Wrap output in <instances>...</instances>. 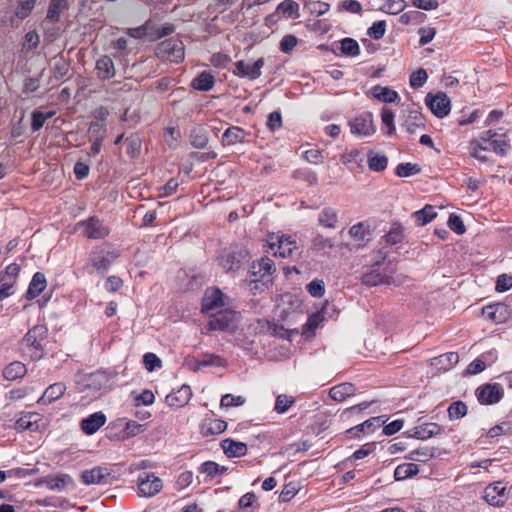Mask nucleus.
Masks as SVG:
<instances>
[{"label": "nucleus", "mask_w": 512, "mask_h": 512, "mask_svg": "<svg viewBox=\"0 0 512 512\" xmlns=\"http://www.w3.org/2000/svg\"><path fill=\"white\" fill-rule=\"evenodd\" d=\"M483 314L495 323H502L509 318L510 311L507 305L498 303L484 308Z\"/></svg>", "instance_id": "5701e85b"}, {"label": "nucleus", "mask_w": 512, "mask_h": 512, "mask_svg": "<svg viewBox=\"0 0 512 512\" xmlns=\"http://www.w3.org/2000/svg\"><path fill=\"white\" fill-rule=\"evenodd\" d=\"M189 140L194 148L203 149L208 143V132L201 125L195 126L190 131Z\"/></svg>", "instance_id": "2f4dec72"}, {"label": "nucleus", "mask_w": 512, "mask_h": 512, "mask_svg": "<svg viewBox=\"0 0 512 512\" xmlns=\"http://www.w3.org/2000/svg\"><path fill=\"white\" fill-rule=\"evenodd\" d=\"M46 285L47 281L45 275L41 272H36L28 286L26 298L28 300L36 298L43 292V290L46 288Z\"/></svg>", "instance_id": "c85d7f7f"}, {"label": "nucleus", "mask_w": 512, "mask_h": 512, "mask_svg": "<svg viewBox=\"0 0 512 512\" xmlns=\"http://www.w3.org/2000/svg\"><path fill=\"white\" fill-rule=\"evenodd\" d=\"M73 483L71 477L67 474H61L58 476H44L38 479L35 483L36 486L45 485L49 490L62 491L68 484Z\"/></svg>", "instance_id": "a211bd4d"}, {"label": "nucleus", "mask_w": 512, "mask_h": 512, "mask_svg": "<svg viewBox=\"0 0 512 512\" xmlns=\"http://www.w3.org/2000/svg\"><path fill=\"white\" fill-rule=\"evenodd\" d=\"M356 392V388L352 383H341L332 387L329 391V396L336 402H342L346 398L354 395Z\"/></svg>", "instance_id": "7c9ffc66"}, {"label": "nucleus", "mask_w": 512, "mask_h": 512, "mask_svg": "<svg viewBox=\"0 0 512 512\" xmlns=\"http://www.w3.org/2000/svg\"><path fill=\"white\" fill-rule=\"evenodd\" d=\"M246 399L243 396H234L232 394H225L222 396L220 405L223 408H230L241 406L245 403Z\"/></svg>", "instance_id": "e2e57ef3"}, {"label": "nucleus", "mask_w": 512, "mask_h": 512, "mask_svg": "<svg viewBox=\"0 0 512 512\" xmlns=\"http://www.w3.org/2000/svg\"><path fill=\"white\" fill-rule=\"evenodd\" d=\"M112 372L98 370L86 377V386L101 393L107 392L111 388Z\"/></svg>", "instance_id": "ddd939ff"}, {"label": "nucleus", "mask_w": 512, "mask_h": 512, "mask_svg": "<svg viewBox=\"0 0 512 512\" xmlns=\"http://www.w3.org/2000/svg\"><path fill=\"white\" fill-rule=\"evenodd\" d=\"M192 397V390L188 385H182L179 389L167 395L166 400L169 405L182 407L189 402Z\"/></svg>", "instance_id": "b1692460"}, {"label": "nucleus", "mask_w": 512, "mask_h": 512, "mask_svg": "<svg viewBox=\"0 0 512 512\" xmlns=\"http://www.w3.org/2000/svg\"><path fill=\"white\" fill-rule=\"evenodd\" d=\"M275 11L285 18L296 19L299 17V4L293 0H284L278 4Z\"/></svg>", "instance_id": "c9c22d12"}, {"label": "nucleus", "mask_w": 512, "mask_h": 512, "mask_svg": "<svg viewBox=\"0 0 512 512\" xmlns=\"http://www.w3.org/2000/svg\"><path fill=\"white\" fill-rule=\"evenodd\" d=\"M117 257L118 255L114 250L99 246L90 252L88 265L97 273L104 275Z\"/></svg>", "instance_id": "39448f33"}, {"label": "nucleus", "mask_w": 512, "mask_h": 512, "mask_svg": "<svg viewBox=\"0 0 512 512\" xmlns=\"http://www.w3.org/2000/svg\"><path fill=\"white\" fill-rule=\"evenodd\" d=\"M224 298L225 295L219 288H207L202 299V311L208 313L216 308L224 306Z\"/></svg>", "instance_id": "dca6fc26"}, {"label": "nucleus", "mask_w": 512, "mask_h": 512, "mask_svg": "<svg viewBox=\"0 0 512 512\" xmlns=\"http://www.w3.org/2000/svg\"><path fill=\"white\" fill-rule=\"evenodd\" d=\"M505 487L501 483L489 485L485 488L484 499L492 506H500L504 503Z\"/></svg>", "instance_id": "412c9836"}, {"label": "nucleus", "mask_w": 512, "mask_h": 512, "mask_svg": "<svg viewBox=\"0 0 512 512\" xmlns=\"http://www.w3.org/2000/svg\"><path fill=\"white\" fill-rule=\"evenodd\" d=\"M162 480L153 473L143 472L138 476V489L142 496L152 497L162 489Z\"/></svg>", "instance_id": "f8f14e48"}, {"label": "nucleus", "mask_w": 512, "mask_h": 512, "mask_svg": "<svg viewBox=\"0 0 512 512\" xmlns=\"http://www.w3.org/2000/svg\"><path fill=\"white\" fill-rule=\"evenodd\" d=\"M19 272L20 266L16 263H11L6 267L4 272L0 273V281H11L12 286H14Z\"/></svg>", "instance_id": "4d7b16f0"}, {"label": "nucleus", "mask_w": 512, "mask_h": 512, "mask_svg": "<svg viewBox=\"0 0 512 512\" xmlns=\"http://www.w3.org/2000/svg\"><path fill=\"white\" fill-rule=\"evenodd\" d=\"M221 448L225 455L229 458L242 457L246 455L248 448L243 442H238L233 439L227 438L221 441Z\"/></svg>", "instance_id": "4be33fe9"}, {"label": "nucleus", "mask_w": 512, "mask_h": 512, "mask_svg": "<svg viewBox=\"0 0 512 512\" xmlns=\"http://www.w3.org/2000/svg\"><path fill=\"white\" fill-rule=\"evenodd\" d=\"M371 91L376 99L384 103H392L399 99L398 93L388 87L376 85Z\"/></svg>", "instance_id": "4c0bfd02"}, {"label": "nucleus", "mask_w": 512, "mask_h": 512, "mask_svg": "<svg viewBox=\"0 0 512 512\" xmlns=\"http://www.w3.org/2000/svg\"><path fill=\"white\" fill-rule=\"evenodd\" d=\"M496 357V351L491 350L481 355V358L473 360L467 367L466 373L476 375L486 368L485 360L493 361Z\"/></svg>", "instance_id": "72a5a7b5"}, {"label": "nucleus", "mask_w": 512, "mask_h": 512, "mask_svg": "<svg viewBox=\"0 0 512 512\" xmlns=\"http://www.w3.org/2000/svg\"><path fill=\"white\" fill-rule=\"evenodd\" d=\"M388 245H395L403 240V229L400 225H393L390 231L384 236Z\"/></svg>", "instance_id": "5fc2aeb1"}, {"label": "nucleus", "mask_w": 512, "mask_h": 512, "mask_svg": "<svg viewBox=\"0 0 512 512\" xmlns=\"http://www.w3.org/2000/svg\"><path fill=\"white\" fill-rule=\"evenodd\" d=\"M305 8L309 13L315 16H321L329 11L330 6L322 1H309L305 4Z\"/></svg>", "instance_id": "6e6d98bb"}, {"label": "nucleus", "mask_w": 512, "mask_h": 512, "mask_svg": "<svg viewBox=\"0 0 512 512\" xmlns=\"http://www.w3.org/2000/svg\"><path fill=\"white\" fill-rule=\"evenodd\" d=\"M425 104L431 110V112L438 118L446 117L451 110L450 99L443 92H438L435 95H433L432 93H428L425 97Z\"/></svg>", "instance_id": "1a4fd4ad"}, {"label": "nucleus", "mask_w": 512, "mask_h": 512, "mask_svg": "<svg viewBox=\"0 0 512 512\" xmlns=\"http://www.w3.org/2000/svg\"><path fill=\"white\" fill-rule=\"evenodd\" d=\"M39 421L41 416L38 413L28 412L23 414L15 422V429L17 431H37L39 429Z\"/></svg>", "instance_id": "aec40b11"}, {"label": "nucleus", "mask_w": 512, "mask_h": 512, "mask_svg": "<svg viewBox=\"0 0 512 512\" xmlns=\"http://www.w3.org/2000/svg\"><path fill=\"white\" fill-rule=\"evenodd\" d=\"M467 414V405L463 401H455L448 407V416L451 420L463 418Z\"/></svg>", "instance_id": "3c124183"}, {"label": "nucleus", "mask_w": 512, "mask_h": 512, "mask_svg": "<svg viewBox=\"0 0 512 512\" xmlns=\"http://www.w3.org/2000/svg\"><path fill=\"white\" fill-rule=\"evenodd\" d=\"M394 112L389 108H383L381 112V119L385 126H387V134L389 136L393 135L395 132V125H394Z\"/></svg>", "instance_id": "0e129e2a"}, {"label": "nucleus", "mask_w": 512, "mask_h": 512, "mask_svg": "<svg viewBox=\"0 0 512 512\" xmlns=\"http://www.w3.org/2000/svg\"><path fill=\"white\" fill-rule=\"evenodd\" d=\"M27 372L26 366L19 362L14 361L7 365L3 370V376L6 380H16L18 378L23 377Z\"/></svg>", "instance_id": "e433bc0d"}, {"label": "nucleus", "mask_w": 512, "mask_h": 512, "mask_svg": "<svg viewBox=\"0 0 512 512\" xmlns=\"http://www.w3.org/2000/svg\"><path fill=\"white\" fill-rule=\"evenodd\" d=\"M294 403V397L287 396L285 394L278 395L275 401L274 410L280 414L285 413Z\"/></svg>", "instance_id": "864d4df0"}, {"label": "nucleus", "mask_w": 512, "mask_h": 512, "mask_svg": "<svg viewBox=\"0 0 512 512\" xmlns=\"http://www.w3.org/2000/svg\"><path fill=\"white\" fill-rule=\"evenodd\" d=\"M247 132L239 126H230L222 134L221 142L223 145L231 146L236 143L244 142Z\"/></svg>", "instance_id": "a878e982"}, {"label": "nucleus", "mask_w": 512, "mask_h": 512, "mask_svg": "<svg viewBox=\"0 0 512 512\" xmlns=\"http://www.w3.org/2000/svg\"><path fill=\"white\" fill-rule=\"evenodd\" d=\"M89 130L94 135V139L92 141V145L90 147V151L88 154L89 156H96L97 154H99L101 150L102 141L104 139L106 129L102 124L98 122H93L91 123Z\"/></svg>", "instance_id": "bb28decb"}, {"label": "nucleus", "mask_w": 512, "mask_h": 512, "mask_svg": "<svg viewBox=\"0 0 512 512\" xmlns=\"http://www.w3.org/2000/svg\"><path fill=\"white\" fill-rule=\"evenodd\" d=\"M105 470L100 467H95L91 470H85L81 474V480L85 484H101L105 482L106 477Z\"/></svg>", "instance_id": "f704fd0d"}, {"label": "nucleus", "mask_w": 512, "mask_h": 512, "mask_svg": "<svg viewBox=\"0 0 512 512\" xmlns=\"http://www.w3.org/2000/svg\"><path fill=\"white\" fill-rule=\"evenodd\" d=\"M421 169L417 164L413 163H400L395 169V174L398 177H409L420 173Z\"/></svg>", "instance_id": "8fccbe9b"}, {"label": "nucleus", "mask_w": 512, "mask_h": 512, "mask_svg": "<svg viewBox=\"0 0 512 512\" xmlns=\"http://www.w3.org/2000/svg\"><path fill=\"white\" fill-rule=\"evenodd\" d=\"M125 143L127 145V153L134 157L139 154L141 149V140L136 135H131L125 139Z\"/></svg>", "instance_id": "774afa93"}, {"label": "nucleus", "mask_w": 512, "mask_h": 512, "mask_svg": "<svg viewBox=\"0 0 512 512\" xmlns=\"http://www.w3.org/2000/svg\"><path fill=\"white\" fill-rule=\"evenodd\" d=\"M264 270L260 278H247L249 290L256 295L268 289L273 284V273L276 271L274 262L268 257H263L257 262H253V273H260Z\"/></svg>", "instance_id": "7ed1b4c3"}, {"label": "nucleus", "mask_w": 512, "mask_h": 512, "mask_svg": "<svg viewBox=\"0 0 512 512\" xmlns=\"http://www.w3.org/2000/svg\"><path fill=\"white\" fill-rule=\"evenodd\" d=\"M220 264L227 272L235 271L240 267V260L235 254L227 253L220 257Z\"/></svg>", "instance_id": "603ef678"}, {"label": "nucleus", "mask_w": 512, "mask_h": 512, "mask_svg": "<svg viewBox=\"0 0 512 512\" xmlns=\"http://www.w3.org/2000/svg\"><path fill=\"white\" fill-rule=\"evenodd\" d=\"M227 428V423L222 419L214 418V415H207L201 425L200 432L204 437L216 436L224 432Z\"/></svg>", "instance_id": "f3484780"}, {"label": "nucleus", "mask_w": 512, "mask_h": 512, "mask_svg": "<svg viewBox=\"0 0 512 512\" xmlns=\"http://www.w3.org/2000/svg\"><path fill=\"white\" fill-rule=\"evenodd\" d=\"M66 6V0H51L48 7L46 19H48L51 22L59 21L60 15L66 8Z\"/></svg>", "instance_id": "a18cd8bd"}, {"label": "nucleus", "mask_w": 512, "mask_h": 512, "mask_svg": "<svg viewBox=\"0 0 512 512\" xmlns=\"http://www.w3.org/2000/svg\"><path fill=\"white\" fill-rule=\"evenodd\" d=\"M436 360H438L436 365H441L444 369H450L459 361V355L456 352H449L439 356Z\"/></svg>", "instance_id": "bf43d9fd"}, {"label": "nucleus", "mask_w": 512, "mask_h": 512, "mask_svg": "<svg viewBox=\"0 0 512 512\" xmlns=\"http://www.w3.org/2000/svg\"><path fill=\"white\" fill-rule=\"evenodd\" d=\"M307 291L313 297H321L325 292V285L323 280L314 279L306 286Z\"/></svg>", "instance_id": "69168bd1"}, {"label": "nucleus", "mask_w": 512, "mask_h": 512, "mask_svg": "<svg viewBox=\"0 0 512 512\" xmlns=\"http://www.w3.org/2000/svg\"><path fill=\"white\" fill-rule=\"evenodd\" d=\"M435 456V448L422 447L411 451L405 458L411 461L426 462Z\"/></svg>", "instance_id": "c03bdc74"}, {"label": "nucleus", "mask_w": 512, "mask_h": 512, "mask_svg": "<svg viewBox=\"0 0 512 512\" xmlns=\"http://www.w3.org/2000/svg\"><path fill=\"white\" fill-rule=\"evenodd\" d=\"M143 363L148 371H154L158 368H161L162 365L160 358L151 352L144 354Z\"/></svg>", "instance_id": "338daca9"}, {"label": "nucleus", "mask_w": 512, "mask_h": 512, "mask_svg": "<svg viewBox=\"0 0 512 512\" xmlns=\"http://www.w3.org/2000/svg\"><path fill=\"white\" fill-rule=\"evenodd\" d=\"M66 391V385L63 382L51 384L46 388L38 403H52L58 400Z\"/></svg>", "instance_id": "c756f323"}, {"label": "nucleus", "mask_w": 512, "mask_h": 512, "mask_svg": "<svg viewBox=\"0 0 512 512\" xmlns=\"http://www.w3.org/2000/svg\"><path fill=\"white\" fill-rule=\"evenodd\" d=\"M442 430L443 428L439 424L429 422L413 427L412 429L408 430L406 434L411 438L427 440L431 437L441 434Z\"/></svg>", "instance_id": "2eb2a0df"}, {"label": "nucleus", "mask_w": 512, "mask_h": 512, "mask_svg": "<svg viewBox=\"0 0 512 512\" xmlns=\"http://www.w3.org/2000/svg\"><path fill=\"white\" fill-rule=\"evenodd\" d=\"M214 84H215L214 76L207 71H202L197 77H195L192 80V83H191V85L194 89L203 91V92L210 91L214 87Z\"/></svg>", "instance_id": "473e14b6"}, {"label": "nucleus", "mask_w": 512, "mask_h": 512, "mask_svg": "<svg viewBox=\"0 0 512 512\" xmlns=\"http://www.w3.org/2000/svg\"><path fill=\"white\" fill-rule=\"evenodd\" d=\"M106 422V416L101 411L95 412L82 419L80 427L86 435L97 432Z\"/></svg>", "instance_id": "6ab92c4d"}, {"label": "nucleus", "mask_w": 512, "mask_h": 512, "mask_svg": "<svg viewBox=\"0 0 512 512\" xmlns=\"http://www.w3.org/2000/svg\"><path fill=\"white\" fill-rule=\"evenodd\" d=\"M351 133L359 137L371 136L375 133L376 127L373 123V114L371 112H363L349 121Z\"/></svg>", "instance_id": "9d476101"}, {"label": "nucleus", "mask_w": 512, "mask_h": 512, "mask_svg": "<svg viewBox=\"0 0 512 512\" xmlns=\"http://www.w3.org/2000/svg\"><path fill=\"white\" fill-rule=\"evenodd\" d=\"M387 253L382 249L378 250L373 264L362 273L361 282L369 287L377 285L395 284L394 274L396 268L390 262L386 263Z\"/></svg>", "instance_id": "f257e3e1"}, {"label": "nucleus", "mask_w": 512, "mask_h": 512, "mask_svg": "<svg viewBox=\"0 0 512 512\" xmlns=\"http://www.w3.org/2000/svg\"><path fill=\"white\" fill-rule=\"evenodd\" d=\"M83 226V234L89 239H103L109 234V229L98 218L91 217L80 223Z\"/></svg>", "instance_id": "4468645a"}, {"label": "nucleus", "mask_w": 512, "mask_h": 512, "mask_svg": "<svg viewBox=\"0 0 512 512\" xmlns=\"http://www.w3.org/2000/svg\"><path fill=\"white\" fill-rule=\"evenodd\" d=\"M480 404L492 405L498 403L504 396V388L500 383H487L475 391Z\"/></svg>", "instance_id": "0eeeda50"}, {"label": "nucleus", "mask_w": 512, "mask_h": 512, "mask_svg": "<svg viewBox=\"0 0 512 512\" xmlns=\"http://www.w3.org/2000/svg\"><path fill=\"white\" fill-rule=\"evenodd\" d=\"M36 0H18L16 16L19 19H25L29 16L35 6Z\"/></svg>", "instance_id": "13d9d810"}, {"label": "nucleus", "mask_w": 512, "mask_h": 512, "mask_svg": "<svg viewBox=\"0 0 512 512\" xmlns=\"http://www.w3.org/2000/svg\"><path fill=\"white\" fill-rule=\"evenodd\" d=\"M236 312L230 309L220 310L212 314L207 324L209 331H224L235 328L236 326Z\"/></svg>", "instance_id": "423d86ee"}, {"label": "nucleus", "mask_w": 512, "mask_h": 512, "mask_svg": "<svg viewBox=\"0 0 512 512\" xmlns=\"http://www.w3.org/2000/svg\"><path fill=\"white\" fill-rule=\"evenodd\" d=\"M368 167L372 171L382 172L386 169L388 158L385 155L376 154L374 152L368 153Z\"/></svg>", "instance_id": "de8ad7c7"}, {"label": "nucleus", "mask_w": 512, "mask_h": 512, "mask_svg": "<svg viewBox=\"0 0 512 512\" xmlns=\"http://www.w3.org/2000/svg\"><path fill=\"white\" fill-rule=\"evenodd\" d=\"M403 126L407 132L413 134L417 128L424 127V117L419 111L412 110L409 112Z\"/></svg>", "instance_id": "58836bf2"}, {"label": "nucleus", "mask_w": 512, "mask_h": 512, "mask_svg": "<svg viewBox=\"0 0 512 512\" xmlns=\"http://www.w3.org/2000/svg\"><path fill=\"white\" fill-rule=\"evenodd\" d=\"M95 68L97 76L101 80H108L115 76L114 62L107 55H104L97 60Z\"/></svg>", "instance_id": "393cba45"}, {"label": "nucleus", "mask_w": 512, "mask_h": 512, "mask_svg": "<svg viewBox=\"0 0 512 512\" xmlns=\"http://www.w3.org/2000/svg\"><path fill=\"white\" fill-rule=\"evenodd\" d=\"M386 32V22L384 20L376 21L372 24L371 27L368 28L367 34L375 39H381Z\"/></svg>", "instance_id": "052dcab7"}, {"label": "nucleus", "mask_w": 512, "mask_h": 512, "mask_svg": "<svg viewBox=\"0 0 512 512\" xmlns=\"http://www.w3.org/2000/svg\"><path fill=\"white\" fill-rule=\"evenodd\" d=\"M386 422L385 416H375L364 421L363 423L349 429L347 433L357 435L358 432L371 433L384 425Z\"/></svg>", "instance_id": "cd10ccee"}, {"label": "nucleus", "mask_w": 512, "mask_h": 512, "mask_svg": "<svg viewBox=\"0 0 512 512\" xmlns=\"http://www.w3.org/2000/svg\"><path fill=\"white\" fill-rule=\"evenodd\" d=\"M47 334L48 329L44 325H35L25 334L21 345L24 353L31 360H39L44 356L45 350L42 342L47 338Z\"/></svg>", "instance_id": "f03ea898"}, {"label": "nucleus", "mask_w": 512, "mask_h": 512, "mask_svg": "<svg viewBox=\"0 0 512 512\" xmlns=\"http://www.w3.org/2000/svg\"><path fill=\"white\" fill-rule=\"evenodd\" d=\"M318 221L326 228H335L338 223L337 211L331 207L324 208L319 214Z\"/></svg>", "instance_id": "a19ab883"}, {"label": "nucleus", "mask_w": 512, "mask_h": 512, "mask_svg": "<svg viewBox=\"0 0 512 512\" xmlns=\"http://www.w3.org/2000/svg\"><path fill=\"white\" fill-rule=\"evenodd\" d=\"M55 115V111L51 110L48 112H41L39 110H34L31 114V129L33 132L39 131L46 120L52 118Z\"/></svg>", "instance_id": "49530a36"}, {"label": "nucleus", "mask_w": 512, "mask_h": 512, "mask_svg": "<svg viewBox=\"0 0 512 512\" xmlns=\"http://www.w3.org/2000/svg\"><path fill=\"white\" fill-rule=\"evenodd\" d=\"M268 244L273 254L282 258L291 256L297 248L296 241L286 235H272L269 237Z\"/></svg>", "instance_id": "6e6552de"}, {"label": "nucleus", "mask_w": 512, "mask_h": 512, "mask_svg": "<svg viewBox=\"0 0 512 512\" xmlns=\"http://www.w3.org/2000/svg\"><path fill=\"white\" fill-rule=\"evenodd\" d=\"M479 148L482 150H493L495 153L504 155L507 153L509 144L507 143L504 135H499L493 140V142H489V145L479 144Z\"/></svg>", "instance_id": "37998d69"}, {"label": "nucleus", "mask_w": 512, "mask_h": 512, "mask_svg": "<svg viewBox=\"0 0 512 512\" xmlns=\"http://www.w3.org/2000/svg\"><path fill=\"white\" fill-rule=\"evenodd\" d=\"M155 55L165 61L180 63L184 60V44L181 40L170 38L157 44Z\"/></svg>", "instance_id": "20e7f679"}, {"label": "nucleus", "mask_w": 512, "mask_h": 512, "mask_svg": "<svg viewBox=\"0 0 512 512\" xmlns=\"http://www.w3.org/2000/svg\"><path fill=\"white\" fill-rule=\"evenodd\" d=\"M436 215L437 213L435 212L434 207L431 205H426L423 209L414 212L412 217L418 226H424L431 222L436 217Z\"/></svg>", "instance_id": "ea45409f"}, {"label": "nucleus", "mask_w": 512, "mask_h": 512, "mask_svg": "<svg viewBox=\"0 0 512 512\" xmlns=\"http://www.w3.org/2000/svg\"><path fill=\"white\" fill-rule=\"evenodd\" d=\"M264 65L265 59L263 57L257 59L253 63L239 60L235 63L233 74L241 78L255 80L261 76V69L263 68Z\"/></svg>", "instance_id": "9b49d317"}, {"label": "nucleus", "mask_w": 512, "mask_h": 512, "mask_svg": "<svg viewBox=\"0 0 512 512\" xmlns=\"http://www.w3.org/2000/svg\"><path fill=\"white\" fill-rule=\"evenodd\" d=\"M428 75L425 69L420 68L410 75V86L413 88L422 87L427 81Z\"/></svg>", "instance_id": "680f3d73"}, {"label": "nucleus", "mask_w": 512, "mask_h": 512, "mask_svg": "<svg viewBox=\"0 0 512 512\" xmlns=\"http://www.w3.org/2000/svg\"><path fill=\"white\" fill-rule=\"evenodd\" d=\"M419 472L418 465L414 463L400 464L395 468L394 478L397 481L407 479L416 475Z\"/></svg>", "instance_id": "79ce46f5"}, {"label": "nucleus", "mask_w": 512, "mask_h": 512, "mask_svg": "<svg viewBox=\"0 0 512 512\" xmlns=\"http://www.w3.org/2000/svg\"><path fill=\"white\" fill-rule=\"evenodd\" d=\"M341 53L348 57H355L360 54L358 42L353 38H344L340 41Z\"/></svg>", "instance_id": "09e8293b"}]
</instances>
